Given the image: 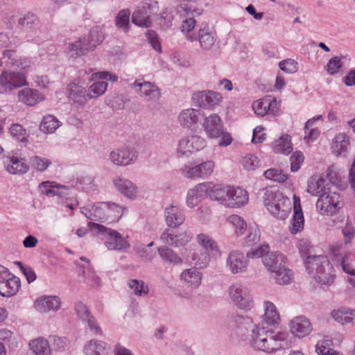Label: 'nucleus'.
Listing matches in <instances>:
<instances>
[{
    "mask_svg": "<svg viewBox=\"0 0 355 355\" xmlns=\"http://www.w3.org/2000/svg\"><path fill=\"white\" fill-rule=\"evenodd\" d=\"M262 257V261L270 272L271 277L276 283L280 285H286L291 283L293 279V272L285 266L286 258L285 256L277 252H265Z\"/></svg>",
    "mask_w": 355,
    "mask_h": 355,
    "instance_id": "f257e3e1",
    "label": "nucleus"
},
{
    "mask_svg": "<svg viewBox=\"0 0 355 355\" xmlns=\"http://www.w3.org/2000/svg\"><path fill=\"white\" fill-rule=\"evenodd\" d=\"M306 271L315 281L324 285L334 282L333 266L326 256H308L304 261Z\"/></svg>",
    "mask_w": 355,
    "mask_h": 355,
    "instance_id": "f03ea898",
    "label": "nucleus"
},
{
    "mask_svg": "<svg viewBox=\"0 0 355 355\" xmlns=\"http://www.w3.org/2000/svg\"><path fill=\"white\" fill-rule=\"evenodd\" d=\"M268 249V244H263L257 248L251 249L246 255L239 250H232L226 259V266L234 275L245 272L248 267V259L259 258L267 252Z\"/></svg>",
    "mask_w": 355,
    "mask_h": 355,
    "instance_id": "7ed1b4c3",
    "label": "nucleus"
},
{
    "mask_svg": "<svg viewBox=\"0 0 355 355\" xmlns=\"http://www.w3.org/2000/svg\"><path fill=\"white\" fill-rule=\"evenodd\" d=\"M202 128L208 138H220L218 145L220 146H229L232 138L229 132L225 131L220 117L216 114H211L204 119Z\"/></svg>",
    "mask_w": 355,
    "mask_h": 355,
    "instance_id": "20e7f679",
    "label": "nucleus"
},
{
    "mask_svg": "<svg viewBox=\"0 0 355 355\" xmlns=\"http://www.w3.org/2000/svg\"><path fill=\"white\" fill-rule=\"evenodd\" d=\"M104 39L103 33L100 27L96 26L91 29L87 39L78 40L69 44L68 46L70 57L76 58L85 54L89 51H92L99 45Z\"/></svg>",
    "mask_w": 355,
    "mask_h": 355,
    "instance_id": "39448f33",
    "label": "nucleus"
},
{
    "mask_svg": "<svg viewBox=\"0 0 355 355\" xmlns=\"http://www.w3.org/2000/svg\"><path fill=\"white\" fill-rule=\"evenodd\" d=\"M287 338L286 333L275 334L271 329H269L264 338H262L261 345H257L254 349L272 353L279 349H288L291 346V341Z\"/></svg>",
    "mask_w": 355,
    "mask_h": 355,
    "instance_id": "423d86ee",
    "label": "nucleus"
},
{
    "mask_svg": "<svg viewBox=\"0 0 355 355\" xmlns=\"http://www.w3.org/2000/svg\"><path fill=\"white\" fill-rule=\"evenodd\" d=\"M234 322L239 328L250 329L248 340L250 346L254 349L257 345H261L262 338L270 328L265 327L263 324H254L253 320L248 316L237 315L234 317Z\"/></svg>",
    "mask_w": 355,
    "mask_h": 355,
    "instance_id": "0eeeda50",
    "label": "nucleus"
},
{
    "mask_svg": "<svg viewBox=\"0 0 355 355\" xmlns=\"http://www.w3.org/2000/svg\"><path fill=\"white\" fill-rule=\"evenodd\" d=\"M229 296L232 304L243 310H250L254 306L252 295L248 288L241 283L232 284L228 289Z\"/></svg>",
    "mask_w": 355,
    "mask_h": 355,
    "instance_id": "6e6552de",
    "label": "nucleus"
},
{
    "mask_svg": "<svg viewBox=\"0 0 355 355\" xmlns=\"http://www.w3.org/2000/svg\"><path fill=\"white\" fill-rule=\"evenodd\" d=\"M340 194L328 189L326 193L320 195L316 202V209L322 215L333 216L340 208Z\"/></svg>",
    "mask_w": 355,
    "mask_h": 355,
    "instance_id": "1a4fd4ad",
    "label": "nucleus"
},
{
    "mask_svg": "<svg viewBox=\"0 0 355 355\" xmlns=\"http://www.w3.org/2000/svg\"><path fill=\"white\" fill-rule=\"evenodd\" d=\"M159 10L157 1L143 2L132 13V21L138 26L148 28L151 25L150 17Z\"/></svg>",
    "mask_w": 355,
    "mask_h": 355,
    "instance_id": "9d476101",
    "label": "nucleus"
},
{
    "mask_svg": "<svg viewBox=\"0 0 355 355\" xmlns=\"http://www.w3.org/2000/svg\"><path fill=\"white\" fill-rule=\"evenodd\" d=\"M223 100L222 95L211 90L198 91L193 94L191 101L195 106L205 109L213 110Z\"/></svg>",
    "mask_w": 355,
    "mask_h": 355,
    "instance_id": "9b49d317",
    "label": "nucleus"
},
{
    "mask_svg": "<svg viewBox=\"0 0 355 355\" xmlns=\"http://www.w3.org/2000/svg\"><path fill=\"white\" fill-rule=\"evenodd\" d=\"M28 85L26 78L23 73L4 71L0 74L1 93H8Z\"/></svg>",
    "mask_w": 355,
    "mask_h": 355,
    "instance_id": "f8f14e48",
    "label": "nucleus"
},
{
    "mask_svg": "<svg viewBox=\"0 0 355 355\" xmlns=\"http://www.w3.org/2000/svg\"><path fill=\"white\" fill-rule=\"evenodd\" d=\"M93 225L96 227L98 231L101 233H105L108 237L105 243V246L110 250H126L130 247L128 241L124 239L122 235L116 230L97 224L89 223V225Z\"/></svg>",
    "mask_w": 355,
    "mask_h": 355,
    "instance_id": "ddd939ff",
    "label": "nucleus"
},
{
    "mask_svg": "<svg viewBox=\"0 0 355 355\" xmlns=\"http://www.w3.org/2000/svg\"><path fill=\"white\" fill-rule=\"evenodd\" d=\"M138 157V153L129 146L114 149L110 153L109 160L116 166H126L134 164Z\"/></svg>",
    "mask_w": 355,
    "mask_h": 355,
    "instance_id": "4468645a",
    "label": "nucleus"
},
{
    "mask_svg": "<svg viewBox=\"0 0 355 355\" xmlns=\"http://www.w3.org/2000/svg\"><path fill=\"white\" fill-rule=\"evenodd\" d=\"M214 166V162L211 160H208L194 166L184 165L181 170L182 174L187 178L204 179L212 174Z\"/></svg>",
    "mask_w": 355,
    "mask_h": 355,
    "instance_id": "2eb2a0df",
    "label": "nucleus"
},
{
    "mask_svg": "<svg viewBox=\"0 0 355 355\" xmlns=\"http://www.w3.org/2000/svg\"><path fill=\"white\" fill-rule=\"evenodd\" d=\"M191 238L192 234L190 232L175 231L169 228L165 230L160 235L162 243L174 248L185 245Z\"/></svg>",
    "mask_w": 355,
    "mask_h": 355,
    "instance_id": "dca6fc26",
    "label": "nucleus"
},
{
    "mask_svg": "<svg viewBox=\"0 0 355 355\" xmlns=\"http://www.w3.org/2000/svg\"><path fill=\"white\" fill-rule=\"evenodd\" d=\"M74 310L78 319L83 322H87L91 332L94 335H101L102 329L87 308V306L81 302L76 303Z\"/></svg>",
    "mask_w": 355,
    "mask_h": 355,
    "instance_id": "f3484780",
    "label": "nucleus"
},
{
    "mask_svg": "<svg viewBox=\"0 0 355 355\" xmlns=\"http://www.w3.org/2000/svg\"><path fill=\"white\" fill-rule=\"evenodd\" d=\"M210 189V182L200 183L189 189L187 196V205L188 207L193 208L196 207L202 198L206 196L209 197Z\"/></svg>",
    "mask_w": 355,
    "mask_h": 355,
    "instance_id": "a211bd4d",
    "label": "nucleus"
},
{
    "mask_svg": "<svg viewBox=\"0 0 355 355\" xmlns=\"http://www.w3.org/2000/svg\"><path fill=\"white\" fill-rule=\"evenodd\" d=\"M131 87L148 101H157L160 98L159 89L150 82H139L137 80L132 84Z\"/></svg>",
    "mask_w": 355,
    "mask_h": 355,
    "instance_id": "6ab92c4d",
    "label": "nucleus"
},
{
    "mask_svg": "<svg viewBox=\"0 0 355 355\" xmlns=\"http://www.w3.org/2000/svg\"><path fill=\"white\" fill-rule=\"evenodd\" d=\"M277 102L275 97L266 96L254 101L252 108L256 114L263 116L266 114H275L277 111Z\"/></svg>",
    "mask_w": 355,
    "mask_h": 355,
    "instance_id": "aec40b11",
    "label": "nucleus"
},
{
    "mask_svg": "<svg viewBox=\"0 0 355 355\" xmlns=\"http://www.w3.org/2000/svg\"><path fill=\"white\" fill-rule=\"evenodd\" d=\"M177 12L180 15L187 17V18L182 21V24L181 26L182 32L187 33L186 37L189 41L193 42L196 40V37L195 35L190 34V32L195 28L196 25V21L193 18V12H191V8H189L187 6L184 7L181 5L177 7Z\"/></svg>",
    "mask_w": 355,
    "mask_h": 355,
    "instance_id": "412c9836",
    "label": "nucleus"
},
{
    "mask_svg": "<svg viewBox=\"0 0 355 355\" xmlns=\"http://www.w3.org/2000/svg\"><path fill=\"white\" fill-rule=\"evenodd\" d=\"M166 225L171 228H175L183 224L185 215L183 211L176 205H171L164 210Z\"/></svg>",
    "mask_w": 355,
    "mask_h": 355,
    "instance_id": "4be33fe9",
    "label": "nucleus"
},
{
    "mask_svg": "<svg viewBox=\"0 0 355 355\" xmlns=\"http://www.w3.org/2000/svg\"><path fill=\"white\" fill-rule=\"evenodd\" d=\"M291 333L297 337L303 338L311 331V324L309 320L303 316L295 318L291 321Z\"/></svg>",
    "mask_w": 355,
    "mask_h": 355,
    "instance_id": "5701e85b",
    "label": "nucleus"
},
{
    "mask_svg": "<svg viewBox=\"0 0 355 355\" xmlns=\"http://www.w3.org/2000/svg\"><path fill=\"white\" fill-rule=\"evenodd\" d=\"M61 301L57 296H46L37 299L35 302V307L40 313H46L50 311H57L60 307Z\"/></svg>",
    "mask_w": 355,
    "mask_h": 355,
    "instance_id": "b1692460",
    "label": "nucleus"
},
{
    "mask_svg": "<svg viewBox=\"0 0 355 355\" xmlns=\"http://www.w3.org/2000/svg\"><path fill=\"white\" fill-rule=\"evenodd\" d=\"M67 94L71 101L80 105L85 104L89 99L86 89L75 83L68 85Z\"/></svg>",
    "mask_w": 355,
    "mask_h": 355,
    "instance_id": "393cba45",
    "label": "nucleus"
},
{
    "mask_svg": "<svg viewBox=\"0 0 355 355\" xmlns=\"http://www.w3.org/2000/svg\"><path fill=\"white\" fill-rule=\"evenodd\" d=\"M231 186L221 187L213 185L211 183L209 198L212 200L218 201L220 204L228 207Z\"/></svg>",
    "mask_w": 355,
    "mask_h": 355,
    "instance_id": "a878e982",
    "label": "nucleus"
},
{
    "mask_svg": "<svg viewBox=\"0 0 355 355\" xmlns=\"http://www.w3.org/2000/svg\"><path fill=\"white\" fill-rule=\"evenodd\" d=\"M6 171L12 175L26 173L28 169V165L23 159L15 156L8 157L4 161Z\"/></svg>",
    "mask_w": 355,
    "mask_h": 355,
    "instance_id": "bb28decb",
    "label": "nucleus"
},
{
    "mask_svg": "<svg viewBox=\"0 0 355 355\" xmlns=\"http://www.w3.org/2000/svg\"><path fill=\"white\" fill-rule=\"evenodd\" d=\"M180 280L184 286L197 288L201 284L202 273L196 268L186 269L181 273Z\"/></svg>",
    "mask_w": 355,
    "mask_h": 355,
    "instance_id": "cd10ccee",
    "label": "nucleus"
},
{
    "mask_svg": "<svg viewBox=\"0 0 355 355\" xmlns=\"http://www.w3.org/2000/svg\"><path fill=\"white\" fill-rule=\"evenodd\" d=\"M18 98L24 104L33 106L42 101L44 97L38 90L26 87L18 92Z\"/></svg>",
    "mask_w": 355,
    "mask_h": 355,
    "instance_id": "c85d7f7f",
    "label": "nucleus"
},
{
    "mask_svg": "<svg viewBox=\"0 0 355 355\" xmlns=\"http://www.w3.org/2000/svg\"><path fill=\"white\" fill-rule=\"evenodd\" d=\"M248 201V195L245 190L240 187H231L228 207H240L246 204Z\"/></svg>",
    "mask_w": 355,
    "mask_h": 355,
    "instance_id": "c756f323",
    "label": "nucleus"
},
{
    "mask_svg": "<svg viewBox=\"0 0 355 355\" xmlns=\"http://www.w3.org/2000/svg\"><path fill=\"white\" fill-rule=\"evenodd\" d=\"M349 138L345 133L336 135L333 140L331 149L334 155L345 156L349 148Z\"/></svg>",
    "mask_w": 355,
    "mask_h": 355,
    "instance_id": "7c9ffc66",
    "label": "nucleus"
},
{
    "mask_svg": "<svg viewBox=\"0 0 355 355\" xmlns=\"http://www.w3.org/2000/svg\"><path fill=\"white\" fill-rule=\"evenodd\" d=\"M19 287V279L11 275L8 279L0 283V295L3 297L13 296L17 293Z\"/></svg>",
    "mask_w": 355,
    "mask_h": 355,
    "instance_id": "2f4dec72",
    "label": "nucleus"
},
{
    "mask_svg": "<svg viewBox=\"0 0 355 355\" xmlns=\"http://www.w3.org/2000/svg\"><path fill=\"white\" fill-rule=\"evenodd\" d=\"M325 180L320 175L311 176L307 182V192L312 196H320L326 193L328 189L325 186Z\"/></svg>",
    "mask_w": 355,
    "mask_h": 355,
    "instance_id": "473e14b6",
    "label": "nucleus"
},
{
    "mask_svg": "<svg viewBox=\"0 0 355 355\" xmlns=\"http://www.w3.org/2000/svg\"><path fill=\"white\" fill-rule=\"evenodd\" d=\"M85 355H109L110 348L101 340H91L85 345Z\"/></svg>",
    "mask_w": 355,
    "mask_h": 355,
    "instance_id": "72a5a7b5",
    "label": "nucleus"
},
{
    "mask_svg": "<svg viewBox=\"0 0 355 355\" xmlns=\"http://www.w3.org/2000/svg\"><path fill=\"white\" fill-rule=\"evenodd\" d=\"M291 209L290 199L284 197V200H281L273 207H268V210L277 219L284 220L287 218Z\"/></svg>",
    "mask_w": 355,
    "mask_h": 355,
    "instance_id": "f704fd0d",
    "label": "nucleus"
},
{
    "mask_svg": "<svg viewBox=\"0 0 355 355\" xmlns=\"http://www.w3.org/2000/svg\"><path fill=\"white\" fill-rule=\"evenodd\" d=\"M199 116L200 110L190 108L182 110L178 116V120L182 126L190 128L198 123Z\"/></svg>",
    "mask_w": 355,
    "mask_h": 355,
    "instance_id": "c9c22d12",
    "label": "nucleus"
},
{
    "mask_svg": "<svg viewBox=\"0 0 355 355\" xmlns=\"http://www.w3.org/2000/svg\"><path fill=\"white\" fill-rule=\"evenodd\" d=\"M115 187L126 197L134 198L137 196V190L136 186L130 180L126 179L116 178L114 180Z\"/></svg>",
    "mask_w": 355,
    "mask_h": 355,
    "instance_id": "e433bc0d",
    "label": "nucleus"
},
{
    "mask_svg": "<svg viewBox=\"0 0 355 355\" xmlns=\"http://www.w3.org/2000/svg\"><path fill=\"white\" fill-rule=\"evenodd\" d=\"M198 39L200 46L204 50H210L216 40L214 33L208 26H205L199 30Z\"/></svg>",
    "mask_w": 355,
    "mask_h": 355,
    "instance_id": "4c0bfd02",
    "label": "nucleus"
},
{
    "mask_svg": "<svg viewBox=\"0 0 355 355\" xmlns=\"http://www.w3.org/2000/svg\"><path fill=\"white\" fill-rule=\"evenodd\" d=\"M264 315L261 324L273 325L279 320V315L275 304L269 301L264 302Z\"/></svg>",
    "mask_w": 355,
    "mask_h": 355,
    "instance_id": "58836bf2",
    "label": "nucleus"
},
{
    "mask_svg": "<svg viewBox=\"0 0 355 355\" xmlns=\"http://www.w3.org/2000/svg\"><path fill=\"white\" fill-rule=\"evenodd\" d=\"M274 151L277 153H283L288 155L293 150L291 144V137L289 135L284 134L273 144Z\"/></svg>",
    "mask_w": 355,
    "mask_h": 355,
    "instance_id": "ea45409f",
    "label": "nucleus"
},
{
    "mask_svg": "<svg viewBox=\"0 0 355 355\" xmlns=\"http://www.w3.org/2000/svg\"><path fill=\"white\" fill-rule=\"evenodd\" d=\"M331 315L336 321L342 324H355V310H334Z\"/></svg>",
    "mask_w": 355,
    "mask_h": 355,
    "instance_id": "a19ab883",
    "label": "nucleus"
},
{
    "mask_svg": "<svg viewBox=\"0 0 355 355\" xmlns=\"http://www.w3.org/2000/svg\"><path fill=\"white\" fill-rule=\"evenodd\" d=\"M157 251L160 257L165 262L174 265H179L182 263V259L167 246L159 247Z\"/></svg>",
    "mask_w": 355,
    "mask_h": 355,
    "instance_id": "79ce46f5",
    "label": "nucleus"
},
{
    "mask_svg": "<svg viewBox=\"0 0 355 355\" xmlns=\"http://www.w3.org/2000/svg\"><path fill=\"white\" fill-rule=\"evenodd\" d=\"M197 241L208 254H214L218 251L217 243L209 235L206 234H200L197 236Z\"/></svg>",
    "mask_w": 355,
    "mask_h": 355,
    "instance_id": "37998d69",
    "label": "nucleus"
},
{
    "mask_svg": "<svg viewBox=\"0 0 355 355\" xmlns=\"http://www.w3.org/2000/svg\"><path fill=\"white\" fill-rule=\"evenodd\" d=\"M79 275H82L85 277V282L89 286L92 287L100 286V278L96 275L92 266H87V268H85V266H80Z\"/></svg>",
    "mask_w": 355,
    "mask_h": 355,
    "instance_id": "c03bdc74",
    "label": "nucleus"
},
{
    "mask_svg": "<svg viewBox=\"0 0 355 355\" xmlns=\"http://www.w3.org/2000/svg\"><path fill=\"white\" fill-rule=\"evenodd\" d=\"M295 210L291 219L289 226L290 231L292 234H295L301 232L304 229V219L301 207H298V211Z\"/></svg>",
    "mask_w": 355,
    "mask_h": 355,
    "instance_id": "a18cd8bd",
    "label": "nucleus"
},
{
    "mask_svg": "<svg viewBox=\"0 0 355 355\" xmlns=\"http://www.w3.org/2000/svg\"><path fill=\"white\" fill-rule=\"evenodd\" d=\"M31 350L36 355H51V349L48 340L40 338L30 343Z\"/></svg>",
    "mask_w": 355,
    "mask_h": 355,
    "instance_id": "49530a36",
    "label": "nucleus"
},
{
    "mask_svg": "<svg viewBox=\"0 0 355 355\" xmlns=\"http://www.w3.org/2000/svg\"><path fill=\"white\" fill-rule=\"evenodd\" d=\"M130 11L128 9H123L115 17L116 26L125 33H127L130 29Z\"/></svg>",
    "mask_w": 355,
    "mask_h": 355,
    "instance_id": "de8ad7c7",
    "label": "nucleus"
},
{
    "mask_svg": "<svg viewBox=\"0 0 355 355\" xmlns=\"http://www.w3.org/2000/svg\"><path fill=\"white\" fill-rule=\"evenodd\" d=\"M60 125V122L53 115H47L43 117L40 125V129L44 133H53Z\"/></svg>",
    "mask_w": 355,
    "mask_h": 355,
    "instance_id": "09e8293b",
    "label": "nucleus"
},
{
    "mask_svg": "<svg viewBox=\"0 0 355 355\" xmlns=\"http://www.w3.org/2000/svg\"><path fill=\"white\" fill-rule=\"evenodd\" d=\"M284 196L278 190L267 189L264 193L263 202L267 208L273 207L281 200H284Z\"/></svg>",
    "mask_w": 355,
    "mask_h": 355,
    "instance_id": "8fccbe9b",
    "label": "nucleus"
},
{
    "mask_svg": "<svg viewBox=\"0 0 355 355\" xmlns=\"http://www.w3.org/2000/svg\"><path fill=\"white\" fill-rule=\"evenodd\" d=\"M38 24V20L36 15L33 13H27L19 19L18 28L23 31H29L34 29Z\"/></svg>",
    "mask_w": 355,
    "mask_h": 355,
    "instance_id": "3c124183",
    "label": "nucleus"
},
{
    "mask_svg": "<svg viewBox=\"0 0 355 355\" xmlns=\"http://www.w3.org/2000/svg\"><path fill=\"white\" fill-rule=\"evenodd\" d=\"M88 89L87 95L89 99L96 98L102 96L107 90V83L102 80H96Z\"/></svg>",
    "mask_w": 355,
    "mask_h": 355,
    "instance_id": "603ef678",
    "label": "nucleus"
},
{
    "mask_svg": "<svg viewBox=\"0 0 355 355\" xmlns=\"http://www.w3.org/2000/svg\"><path fill=\"white\" fill-rule=\"evenodd\" d=\"M128 285L136 295L143 296L148 293L149 289L148 286L145 285L144 282L141 280L130 279Z\"/></svg>",
    "mask_w": 355,
    "mask_h": 355,
    "instance_id": "864d4df0",
    "label": "nucleus"
},
{
    "mask_svg": "<svg viewBox=\"0 0 355 355\" xmlns=\"http://www.w3.org/2000/svg\"><path fill=\"white\" fill-rule=\"evenodd\" d=\"M106 216L112 221L118 220L123 215V207L115 203L106 202Z\"/></svg>",
    "mask_w": 355,
    "mask_h": 355,
    "instance_id": "5fc2aeb1",
    "label": "nucleus"
},
{
    "mask_svg": "<svg viewBox=\"0 0 355 355\" xmlns=\"http://www.w3.org/2000/svg\"><path fill=\"white\" fill-rule=\"evenodd\" d=\"M51 164V162L40 156H33L30 158V164L34 169L38 171H44Z\"/></svg>",
    "mask_w": 355,
    "mask_h": 355,
    "instance_id": "6e6d98bb",
    "label": "nucleus"
},
{
    "mask_svg": "<svg viewBox=\"0 0 355 355\" xmlns=\"http://www.w3.org/2000/svg\"><path fill=\"white\" fill-rule=\"evenodd\" d=\"M347 56H341V57H334L331 58L327 65V72L330 75H335L338 73L340 69L342 67V60H347Z\"/></svg>",
    "mask_w": 355,
    "mask_h": 355,
    "instance_id": "4d7b16f0",
    "label": "nucleus"
},
{
    "mask_svg": "<svg viewBox=\"0 0 355 355\" xmlns=\"http://www.w3.org/2000/svg\"><path fill=\"white\" fill-rule=\"evenodd\" d=\"M135 252L145 261H151L155 252L151 250H148L145 245L138 243L134 247Z\"/></svg>",
    "mask_w": 355,
    "mask_h": 355,
    "instance_id": "13d9d810",
    "label": "nucleus"
},
{
    "mask_svg": "<svg viewBox=\"0 0 355 355\" xmlns=\"http://www.w3.org/2000/svg\"><path fill=\"white\" fill-rule=\"evenodd\" d=\"M260 241V234L258 228L256 226L250 227L248 229V234L245 240L244 245L252 248Z\"/></svg>",
    "mask_w": 355,
    "mask_h": 355,
    "instance_id": "bf43d9fd",
    "label": "nucleus"
},
{
    "mask_svg": "<svg viewBox=\"0 0 355 355\" xmlns=\"http://www.w3.org/2000/svg\"><path fill=\"white\" fill-rule=\"evenodd\" d=\"M266 179L272 180L278 182H284L288 176L283 173L282 171L277 168H270L266 170L263 173Z\"/></svg>",
    "mask_w": 355,
    "mask_h": 355,
    "instance_id": "052dcab7",
    "label": "nucleus"
},
{
    "mask_svg": "<svg viewBox=\"0 0 355 355\" xmlns=\"http://www.w3.org/2000/svg\"><path fill=\"white\" fill-rule=\"evenodd\" d=\"M177 151L178 157L189 156L193 153L189 137L180 139Z\"/></svg>",
    "mask_w": 355,
    "mask_h": 355,
    "instance_id": "680f3d73",
    "label": "nucleus"
},
{
    "mask_svg": "<svg viewBox=\"0 0 355 355\" xmlns=\"http://www.w3.org/2000/svg\"><path fill=\"white\" fill-rule=\"evenodd\" d=\"M228 220L229 222L235 227L237 235H242L244 234L247 227V224L241 216L234 214L230 216Z\"/></svg>",
    "mask_w": 355,
    "mask_h": 355,
    "instance_id": "e2e57ef3",
    "label": "nucleus"
},
{
    "mask_svg": "<svg viewBox=\"0 0 355 355\" xmlns=\"http://www.w3.org/2000/svg\"><path fill=\"white\" fill-rule=\"evenodd\" d=\"M241 164L245 169L253 171L259 166V159L252 154H248L243 157Z\"/></svg>",
    "mask_w": 355,
    "mask_h": 355,
    "instance_id": "0e129e2a",
    "label": "nucleus"
},
{
    "mask_svg": "<svg viewBox=\"0 0 355 355\" xmlns=\"http://www.w3.org/2000/svg\"><path fill=\"white\" fill-rule=\"evenodd\" d=\"M279 67L282 71L287 73H295L298 69L297 62L290 58L280 61Z\"/></svg>",
    "mask_w": 355,
    "mask_h": 355,
    "instance_id": "69168bd1",
    "label": "nucleus"
},
{
    "mask_svg": "<svg viewBox=\"0 0 355 355\" xmlns=\"http://www.w3.org/2000/svg\"><path fill=\"white\" fill-rule=\"evenodd\" d=\"M10 133L14 138L19 141L24 142L26 139V130L20 124H12L10 128Z\"/></svg>",
    "mask_w": 355,
    "mask_h": 355,
    "instance_id": "338daca9",
    "label": "nucleus"
},
{
    "mask_svg": "<svg viewBox=\"0 0 355 355\" xmlns=\"http://www.w3.org/2000/svg\"><path fill=\"white\" fill-rule=\"evenodd\" d=\"M304 155L300 151H295L290 157L291 170L292 172L297 171L304 162Z\"/></svg>",
    "mask_w": 355,
    "mask_h": 355,
    "instance_id": "774afa93",
    "label": "nucleus"
}]
</instances>
